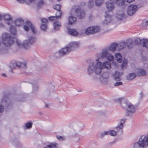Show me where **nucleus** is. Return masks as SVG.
<instances>
[{
    "label": "nucleus",
    "mask_w": 148,
    "mask_h": 148,
    "mask_svg": "<svg viewBox=\"0 0 148 148\" xmlns=\"http://www.w3.org/2000/svg\"><path fill=\"white\" fill-rule=\"evenodd\" d=\"M16 42L17 45L19 47H23L25 49H28V44L27 41L24 40L23 43H22L19 40L16 39Z\"/></svg>",
    "instance_id": "obj_13"
},
{
    "label": "nucleus",
    "mask_w": 148,
    "mask_h": 148,
    "mask_svg": "<svg viewBox=\"0 0 148 148\" xmlns=\"http://www.w3.org/2000/svg\"><path fill=\"white\" fill-rule=\"evenodd\" d=\"M122 84V83L121 82H116L114 84L115 86H119Z\"/></svg>",
    "instance_id": "obj_54"
},
{
    "label": "nucleus",
    "mask_w": 148,
    "mask_h": 148,
    "mask_svg": "<svg viewBox=\"0 0 148 148\" xmlns=\"http://www.w3.org/2000/svg\"><path fill=\"white\" fill-rule=\"evenodd\" d=\"M36 40L35 38L32 36H29L28 37V40H26L27 42V44H28V48L29 47L30 44H32L34 43Z\"/></svg>",
    "instance_id": "obj_17"
},
{
    "label": "nucleus",
    "mask_w": 148,
    "mask_h": 148,
    "mask_svg": "<svg viewBox=\"0 0 148 148\" xmlns=\"http://www.w3.org/2000/svg\"><path fill=\"white\" fill-rule=\"evenodd\" d=\"M10 32L12 34L16 35L17 33L16 30L14 26H12L10 28Z\"/></svg>",
    "instance_id": "obj_39"
},
{
    "label": "nucleus",
    "mask_w": 148,
    "mask_h": 148,
    "mask_svg": "<svg viewBox=\"0 0 148 148\" xmlns=\"http://www.w3.org/2000/svg\"><path fill=\"white\" fill-rule=\"evenodd\" d=\"M18 1L21 3H25L27 4L30 5L31 3L35 0H16Z\"/></svg>",
    "instance_id": "obj_31"
},
{
    "label": "nucleus",
    "mask_w": 148,
    "mask_h": 148,
    "mask_svg": "<svg viewBox=\"0 0 148 148\" xmlns=\"http://www.w3.org/2000/svg\"><path fill=\"white\" fill-rule=\"evenodd\" d=\"M100 30V28L98 26L89 27L86 29L85 34L88 35L94 34L99 32Z\"/></svg>",
    "instance_id": "obj_5"
},
{
    "label": "nucleus",
    "mask_w": 148,
    "mask_h": 148,
    "mask_svg": "<svg viewBox=\"0 0 148 148\" xmlns=\"http://www.w3.org/2000/svg\"><path fill=\"white\" fill-rule=\"evenodd\" d=\"M123 127L122 125H118L116 128L118 132H120L121 134L123 132Z\"/></svg>",
    "instance_id": "obj_41"
},
{
    "label": "nucleus",
    "mask_w": 148,
    "mask_h": 148,
    "mask_svg": "<svg viewBox=\"0 0 148 148\" xmlns=\"http://www.w3.org/2000/svg\"><path fill=\"white\" fill-rule=\"evenodd\" d=\"M115 101L120 103L122 102L121 103V106L127 111L128 115L130 116H132L137 110L136 106L133 105L128 101L123 100L122 98L116 99Z\"/></svg>",
    "instance_id": "obj_2"
},
{
    "label": "nucleus",
    "mask_w": 148,
    "mask_h": 148,
    "mask_svg": "<svg viewBox=\"0 0 148 148\" xmlns=\"http://www.w3.org/2000/svg\"><path fill=\"white\" fill-rule=\"evenodd\" d=\"M136 74L135 73H130L127 76V79L128 80L133 79L136 76Z\"/></svg>",
    "instance_id": "obj_36"
},
{
    "label": "nucleus",
    "mask_w": 148,
    "mask_h": 148,
    "mask_svg": "<svg viewBox=\"0 0 148 148\" xmlns=\"http://www.w3.org/2000/svg\"><path fill=\"white\" fill-rule=\"evenodd\" d=\"M76 18L72 16H69L68 18V22L69 23L70 25H72L76 21Z\"/></svg>",
    "instance_id": "obj_26"
},
{
    "label": "nucleus",
    "mask_w": 148,
    "mask_h": 148,
    "mask_svg": "<svg viewBox=\"0 0 148 148\" xmlns=\"http://www.w3.org/2000/svg\"><path fill=\"white\" fill-rule=\"evenodd\" d=\"M32 122H28L25 125V127L27 129H29L32 127Z\"/></svg>",
    "instance_id": "obj_44"
},
{
    "label": "nucleus",
    "mask_w": 148,
    "mask_h": 148,
    "mask_svg": "<svg viewBox=\"0 0 148 148\" xmlns=\"http://www.w3.org/2000/svg\"><path fill=\"white\" fill-rule=\"evenodd\" d=\"M24 22V21L21 18L16 19L14 22L15 24L18 26L23 25Z\"/></svg>",
    "instance_id": "obj_21"
},
{
    "label": "nucleus",
    "mask_w": 148,
    "mask_h": 148,
    "mask_svg": "<svg viewBox=\"0 0 148 148\" xmlns=\"http://www.w3.org/2000/svg\"><path fill=\"white\" fill-rule=\"evenodd\" d=\"M61 24L60 22L56 21L53 23L54 29L55 30H58L61 27Z\"/></svg>",
    "instance_id": "obj_27"
},
{
    "label": "nucleus",
    "mask_w": 148,
    "mask_h": 148,
    "mask_svg": "<svg viewBox=\"0 0 148 148\" xmlns=\"http://www.w3.org/2000/svg\"><path fill=\"white\" fill-rule=\"evenodd\" d=\"M68 33L71 35L75 36L78 34V32L75 29L68 28Z\"/></svg>",
    "instance_id": "obj_23"
},
{
    "label": "nucleus",
    "mask_w": 148,
    "mask_h": 148,
    "mask_svg": "<svg viewBox=\"0 0 148 148\" xmlns=\"http://www.w3.org/2000/svg\"><path fill=\"white\" fill-rule=\"evenodd\" d=\"M106 68L109 69L111 68V64L108 62L106 61L102 63L101 61L92 62L89 65L87 68V73L91 75L94 72L97 75L100 74L102 69Z\"/></svg>",
    "instance_id": "obj_1"
},
{
    "label": "nucleus",
    "mask_w": 148,
    "mask_h": 148,
    "mask_svg": "<svg viewBox=\"0 0 148 148\" xmlns=\"http://www.w3.org/2000/svg\"><path fill=\"white\" fill-rule=\"evenodd\" d=\"M62 12L60 10L57 11L56 13V16H51L49 17V19L51 21H54L57 20L58 18H61Z\"/></svg>",
    "instance_id": "obj_12"
},
{
    "label": "nucleus",
    "mask_w": 148,
    "mask_h": 148,
    "mask_svg": "<svg viewBox=\"0 0 148 148\" xmlns=\"http://www.w3.org/2000/svg\"><path fill=\"white\" fill-rule=\"evenodd\" d=\"M30 28L33 33L35 34L37 33V30L32 23L29 21H27L26 22V24L23 26V29L26 32H28L29 30V28Z\"/></svg>",
    "instance_id": "obj_7"
},
{
    "label": "nucleus",
    "mask_w": 148,
    "mask_h": 148,
    "mask_svg": "<svg viewBox=\"0 0 148 148\" xmlns=\"http://www.w3.org/2000/svg\"><path fill=\"white\" fill-rule=\"evenodd\" d=\"M109 52L108 49L105 48L103 49L101 52L97 56V58L96 60V62L100 61L103 59L106 58Z\"/></svg>",
    "instance_id": "obj_6"
},
{
    "label": "nucleus",
    "mask_w": 148,
    "mask_h": 148,
    "mask_svg": "<svg viewBox=\"0 0 148 148\" xmlns=\"http://www.w3.org/2000/svg\"><path fill=\"white\" fill-rule=\"evenodd\" d=\"M107 1L106 3V6L109 13L115 9V6L112 1Z\"/></svg>",
    "instance_id": "obj_11"
},
{
    "label": "nucleus",
    "mask_w": 148,
    "mask_h": 148,
    "mask_svg": "<svg viewBox=\"0 0 148 148\" xmlns=\"http://www.w3.org/2000/svg\"><path fill=\"white\" fill-rule=\"evenodd\" d=\"M116 16L118 19L122 20L124 18L125 15L123 11H120L116 13Z\"/></svg>",
    "instance_id": "obj_19"
},
{
    "label": "nucleus",
    "mask_w": 148,
    "mask_h": 148,
    "mask_svg": "<svg viewBox=\"0 0 148 148\" xmlns=\"http://www.w3.org/2000/svg\"><path fill=\"white\" fill-rule=\"evenodd\" d=\"M105 20L103 22V23L108 24L110 23L112 20V17L111 15L110 14L109 12H106L105 15Z\"/></svg>",
    "instance_id": "obj_10"
},
{
    "label": "nucleus",
    "mask_w": 148,
    "mask_h": 148,
    "mask_svg": "<svg viewBox=\"0 0 148 148\" xmlns=\"http://www.w3.org/2000/svg\"><path fill=\"white\" fill-rule=\"evenodd\" d=\"M40 20L42 23V24L43 23L46 24L47 22H48V20L45 18H41L40 19Z\"/></svg>",
    "instance_id": "obj_51"
},
{
    "label": "nucleus",
    "mask_w": 148,
    "mask_h": 148,
    "mask_svg": "<svg viewBox=\"0 0 148 148\" xmlns=\"http://www.w3.org/2000/svg\"><path fill=\"white\" fill-rule=\"evenodd\" d=\"M79 45V43L77 42H72L70 43L69 46L70 48L71 49V51H72L75 48L78 47Z\"/></svg>",
    "instance_id": "obj_20"
},
{
    "label": "nucleus",
    "mask_w": 148,
    "mask_h": 148,
    "mask_svg": "<svg viewBox=\"0 0 148 148\" xmlns=\"http://www.w3.org/2000/svg\"><path fill=\"white\" fill-rule=\"evenodd\" d=\"M142 40H140L139 38H137L136 40H135L134 42L136 44H139V43H140L141 44V41Z\"/></svg>",
    "instance_id": "obj_52"
},
{
    "label": "nucleus",
    "mask_w": 148,
    "mask_h": 148,
    "mask_svg": "<svg viewBox=\"0 0 148 148\" xmlns=\"http://www.w3.org/2000/svg\"><path fill=\"white\" fill-rule=\"evenodd\" d=\"M61 52L60 50L56 52L54 54L55 57L56 58H58L63 56V55Z\"/></svg>",
    "instance_id": "obj_34"
},
{
    "label": "nucleus",
    "mask_w": 148,
    "mask_h": 148,
    "mask_svg": "<svg viewBox=\"0 0 148 148\" xmlns=\"http://www.w3.org/2000/svg\"><path fill=\"white\" fill-rule=\"evenodd\" d=\"M8 99L7 97L6 96H5L2 99V103L7 102Z\"/></svg>",
    "instance_id": "obj_48"
},
{
    "label": "nucleus",
    "mask_w": 148,
    "mask_h": 148,
    "mask_svg": "<svg viewBox=\"0 0 148 148\" xmlns=\"http://www.w3.org/2000/svg\"><path fill=\"white\" fill-rule=\"evenodd\" d=\"M148 146V134L142 136L138 141L135 143L133 148H144Z\"/></svg>",
    "instance_id": "obj_4"
},
{
    "label": "nucleus",
    "mask_w": 148,
    "mask_h": 148,
    "mask_svg": "<svg viewBox=\"0 0 148 148\" xmlns=\"http://www.w3.org/2000/svg\"><path fill=\"white\" fill-rule=\"evenodd\" d=\"M113 76L114 77V79L115 80L119 81L121 79L120 78L121 75L120 73L118 72H115L113 74Z\"/></svg>",
    "instance_id": "obj_24"
},
{
    "label": "nucleus",
    "mask_w": 148,
    "mask_h": 148,
    "mask_svg": "<svg viewBox=\"0 0 148 148\" xmlns=\"http://www.w3.org/2000/svg\"><path fill=\"white\" fill-rule=\"evenodd\" d=\"M109 61H112L114 59V56L110 53H108L106 58Z\"/></svg>",
    "instance_id": "obj_40"
},
{
    "label": "nucleus",
    "mask_w": 148,
    "mask_h": 148,
    "mask_svg": "<svg viewBox=\"0 0 148 148\" xmlns=\"http://www.w3.org/2000/svg\"><path fill=\"white\" fill-rule=\"evenodd\" d=\"M20 67L23 68H26V64L25 63H21Z\"/></svg>",
    "instance_id": "obj_53"
},
{
    "label": "nucleus",
    "mask_w": 148,
    "mask_h": 148,
    "mask_svg": "<svg viewBox=\"0 0 148 148\" xmlns=\"http://www.w3.org/2000/svg\"><path fill=\"white\" fill-rule=\"evenodd\" d=\"M110 135L113 136H115L116 134V132L114 130L109 131Z\"/></svg>",
    "instance_id": "obj_46"
},
{
    "label": "nucleus",
    "mask_w": 148,
    "mask_h": 148,
    "mask_svg": "<svg viewBox=\"0 0 148 148\" xmlns=\"http://www.w3.org/2000/svg\"><path fill=\"white\" fill-rule=\"evenodd\" d=\"M137 10L138 7L136 5H130L127 8V12L128 15L132 16L135 14Z\"/></svg>",
    "instance_id": "obj_8"
},
{
    "label": "nucleus",
    "mask_w": 148,
    "mask_h": 148,
    "mask_svg": "<svg viewBox=\"0 0 148 148\" xmlns=\"http://www.w3.org/2000/svg\"><path fill=\"white\" fill-rule=\"evenodd\" d=\"M148 25V20L143 21L142 23V26L143 27H146Z\"/></svg>",
    "instance_id": "obj_47"
},
{
    "label": "nucleus",
    "mask_w": 148,
    "mask_h": 148,
    "mask_svg": "<svg viewBox=\"0 0 148 148\" xmlns=\"http://www.w3.org/2000/svg\"><path fill=\"white\" fill-rule=\"evenodd\" d=\"M142 60L143 61H145L147 60V58L146 56H143L142 57Z\"/></svg>",
    "instance_id": "obj_56"
},
{
    "label": "nucleus",
    "mask_w": 148,
    "mask_h": 148,
    "mask_svg": "<svg viewBox=\"0 0 148 148\" xmlns=\"http://www.w3.org/2000/svg\"><path fill=\"white\" fill-rule=\"evenodd\" d=\"M108 75L106 73H105L102 75V77L100 78L101 82L104 84H106L108 82Z\"/></svg>",
    "instance_id": "obj_16"
},
{
    "label": "nucleus",
    "mask_w": 148,
    "mask_h": 148,
    "mask_svg": "<svg viewBox=\"0 0 148 148\" xmlns=\"http://www.w3.org/2000/svg\"><path fill=\"white\" fill-rule=\"evenodd\" d=\"M57 144L55 143H51L44 147L43 148H57Z\"/></svg>",
    "instance_id": "obj_28"
},
{
    "label": "nucleus",
    "mask_w": 148,
    "mask_h": 148,
    "mask_svg": "<svg viewBox=\"0 0 148 148\" xmlns=\"http://www.w3.org/2000/svg\"><path fill=\"white\" fill-rule=\"evenodd\" d=\"M16 62L15 61H13L11 62L10 65V67L12 69H14L16 66Z\"/></svg>",
    "instance_id": "obj_42"
},
{
    "label": "nucleus",
    "mask_w": 148,
    "mask_h": 148,
    "mask_svg": "<svg viewBox=\"0 0 148 148\" xmlns=\"http://www.w3.org/2000/svg\"><path fill=\"white\" fill-rule=\"evenodd\" d=\"M127 3H130L135 1V0H125Z\"/></svg>",
    "instance_id": "obj_57"
},
{
    "label": "nucleus",
    "mask_w": 148,
    "mask_h": 148,
    "mask_svg": "<svg viewBox=\"0 0 148 148\" xmlns=\"http://www.w3.org/2000/svg\"><path fill=\"white\" fill-rule=\"evenodd\" d=\"M2 75L4 77H6V75L4 73H2Z\"/></svg>",
    "instance_id": "obj_64"
},
{
    "label": "nucleus",
    "mask_w": 148,
    "mask_h": 148,
    "mask_svg": "<svg viewBox=\"0 0 148 148\" xmlns=\"http://www.w3.org/2000/svg\"><path fill=\"white\" fill-rule=\"evenodd\" d=\"M94 4V2L93 1H90L89 2V6H91V5H92Z\"/></svg>",
    "instance_id": "obj_60"
},
{
    "label": "nucleus",
    "mask_w": 148,
    "mask_h": 148,
    "mask_svg": "<svg viewBox=\"0 0 148 148\" xmlns=\"http://www.w3.org/2000/svg\"><path fill=\"white\" fill-rule=\"evenodd\" d=\"M33 91L35 92L38 90V84L36 82H34L32 84Z\"/></svg>",
    "instance_id": "obj_35"
},
{
    "label": "nucleus",
    "mask_w": 148,
    "mask_h": 148,
    "mask_svg": "<svg viewBox=\"0 0 148 148\" xmlns=\"http://www.w3.org/2000/svg\"><path fill=\"white\" fill-rule=\"evenodd\" d=\"M139 97L140 99H141L143 97V95L142 93H141L139 94Z\"/></svg>",
    "instance_id": "obj_63"
},
{
    "label": "nucleus",
    "mask_w": 148,
    "mask_h": 148,
    "mask_svg": "<svg viewBox=\"0 0 148 148\" xmlns=\"http://www.w3.org/2000/svg\"><path fill=\"white\" fill-rule=\"evenodd\" d=\"M137 74L138 76H145L146 74V72L143 69L139 68L137 69Z\"/></svg>",
    "instance_id": "obj_18"
},
{
    "label": "nucleus",
    "mask_w": 148,
    "mask_h": 148,
    "mask_svg": "<svg viewBox=\"0 0 148 148\" xmlns=\"http://www.w3.org/2000/svg\"><path fill=\"white\" fill-rule=\"evenodd\" d=\"M126 45V42H120L117 46L118 48V50L120 51L124 49Z\"/></svg>",
    "instance_id": "obj_29"
},
{
    "label": "nucleus",
    "mask_w": 148,
    "mask_h": 148,
    "mask_svg": "<svg viewBox=\"0 0 148 148\" xmlns=\"http://www.w3.org/2000/svg\"><path fill=\"white\" fill-rule=\"evenodd\" d=\"M115 57L116 60L119 63H120L122 62V56L120 53H117L115 55Z\"/></svg>",
    "instance_id": "obj_30"
},
{
    "label": "nucleus",
    "mask_w": 148,
    "mask_h": 148,
    "mask_svg": "<svg viewBox=\"0 0 148 148\" xmlns=\"http://www.w3.org/2000/svg\"><path fill=\"white\" fill-rule=\"evenodd\" d=\"M126 45H127L128 47L129 48H131L133 47V42L132 41L131 39L128 40L126 42Z\"/></svg>",
    "instance_id": "obj_32"
},
{
    "label": "nucleus",
    "mask_w": 148,
    "mask_h": 148,
    "mask_svg": "<svg viewBox=\"0 0 148 148\" xmlns=\"http://www.w3.org/2000/svg\"><path fill=\"white\" fill-rule=\"evenodd\" d=\"M126 119H121L120 121L119 125H122L123 127V124L124 123Z\"/></svg>",
    "instance_id": "obj_49"
},
{
    "label": "nucleus",
    "mask_w": 148,
    "mask_h": 148,
    "mask_svg": "<svg viewBox=\"0 0 148 148\" xmlns=\"http://www.w3.org/2000/svg\"><path fill=\"white\" fill-rule=\"evenodd\" d=\"M103 132H104V134H105V135H108L110 134L109 131H105Z\"/></svg>",
    "instance_id": "obj_59"
},
{
    "label": "nucleus",
    "mask_w": 148,
    "mask_h": 148,
    "mask_svg": "<svg viewBox=\"0 0 148 148\" xmlns=\"http://www.w3.org/2000/svg\"><path fill=\"white\" fill-rule=\"evenodd\" d=\"M71 49L69 46L66 47L60 50L63 56L67 54L71 51Z\"/></svg>",
    "instance_id": "obj_14"
},
{
    "label": "nucleus",
    "mask_w": 148,
    "mask_h": 148,
    "mask_svg": "<svg viewBox=\"0 0 148 148\" xmlns=\"http://www.w3.org/2000/svg\"><path fill=\"white\" fill-rule=\"evenodd\" d=\"M54 8L57 11L60 10L61 6L57 4L54 6Z\"/></svg>",
    "instance_id": "obj_50"
},
{
    "label": "nucleus",
    "mask_w": 148,
    "mask_h": 148,
    "mask_svg": "<svg viewBox=\"0 0 148 148\" xmlns=\"http://www.w3.org/2000/svg\"><path fill=\"white\" fill-rule=\"evenodd\" d=\"M74 10H75V14L78 18L79 19H82L85 16V13L83 10H82L79 8H76L75 9V8H72V11Z\"/></svg>",
    "instance_id": "obj_9"
},
{
    "label": "nucleus",
    "mask_w": 148,
    "mask_h": 148,
    "mask_svg": "<svg viewBox=\"0 0 148 148\" xmlns=\"http://www.w3.org/2000/svg\"><path fill=\"white\" fill-rule=\"evenodd\" d=\"M4 110L3 106L1 105H0V112H3Z\"/></svg>",
    "instance_id": "obj_55"
},
{
    "label": "nucleus",
    "mask_w": 148,
    "mask_h": 148,
    "mask_svg": "<svg viewBox=\"0 0 148 148\" xmlns=\"http://www.w3.org/2000/svg\"><path fill=\"white\" fill-rule=\"evenodd\" d=\"M109 1H112L113 3L119 5H123L124 4V0H109Z\"/></svg>",
    "instance_id": "obj_25"
},
{
    "label": "nucleus",
    "mask_w": 148,
    "mask_h": 148,
    "mask_svg": "<svg viewBox=\"0 0 148 148\" xmlns=\"http://www.w3.org/2000/svg\"><path fill=\"white\" fill-rule=\"evenodd\" d=\"M40 28L41 29L45 31L47 28V25L46 24L43 23L41 25Z\"/></svg>",
    "instance_id": "obj_45"
},
{
    "label": "nucleus",
    "mask_w": 148,
    "mask_h": 148,
    "mask_svg": "<svg viewBox=\"0 0 148 148\" xmlns=\"http://www.w3.org/2000/svg\"><path fill=\"white\" fill-rule=\"evenodd\" d=\"M21 63L20 62H16V66L18 67H20Z\"/></svg>",
    "instance_id": "obj_58"
},
{
    "label": "nucleus",
    "mask_w": 148,
    "mask_h": 148,
    "mask_svg": "<svg viewBox=\"0 0 148 148\" xmlns=\"http://www.w3.org/2000/svg\"><path fill=\"white\" fill-rule=\"evenodd\" d=\"M1 37L5 47L4 49H1L0 50L2 52H5L7 49L13 44V39L9 34L6 32L2 34Z\"/></svg>",
    "instance_id": "obj_3"
},
{
    "label": "nucleus",
    "mask_w": 148,
    "mask_h": 148,
    "mask_svg": "<svg viewBox=\"0 0 148 148\" xmlns=\"http://www.w3.org/2000/svg\"><path fill=\"white\" fill-rule=\"evenodd\" d=\"M128 62L127 60L124 59L121 65V68L122 70L124 69H126L127 67V63Z\"/></svg>",
    "instance_id": "obj_37"
},
{
    "label": "nucleus",
    "mask_w": 148,
    "mask_h": 148,
    "mask_svg": "<svg viewBox=\"0 0 148 148\" xmlns=\"http://www.w3.org/2000/svg\"><path fill=\"white\" fill-rule=\"evenodd\" d=\"M57 137L59 140H62L63 139V137L60 136H57Z\"/></svg>",
    "instance_id": "obj_62"
},
{
    "label": "nucleus",
    "mask_w": 148,
    "mask_h": 148,
    "mask_svg": "<svg viewBox=\"0 0 148 148\" xmlns=\"http://www.w3.org/2000/svg\"><path fill=\"white\" fill-rule=\"evenodd\" d=\"M141 44L143 46L146 48H148V40H142L141 41Z\"/></svg>",
    "instance_id": "obj_33"
},
{
    "label": "nucleus",
    "mask_w": 148,
    "mask_h": 148,
    "mask_svg": "<svg viewBox=\"0 0 148 148\" xmlns=\"http://www.w3.org/2000/svg\"><path fill=\"white\" fill-rule=\"evenodd\" d=\"M104 0H96L95 4L96 5L99 6L102 4Z\"/></svg>",
    "instance_id": "obj_43"
},
{
    "label": "nucleus",
    "mask_w": 148,
    "mask_h": 148,
    "mask_svg": "<svg viewBox=\"0 0 148 148\" xmlns=\"http://www.w3.org/2000/svg\"><path fill=\"white\" fill-rule=\"evenodd\" d=\"M44 3L42 0H40L38 2L37 4V8L38 9L41 8L44 5Z\"/></svg>",
    "instance_id": "obj_38"
},
{
    "label": "nucleus",
    "mask_w": 148,
    "mask_h": 148,
    "mask_svg": "<svg viewBox=\"0 0 148 148\" xmlns=\"http://www.w3.org/2000/svg\"><path fill=\"white\" fill-rule=\"evenodd\" d=\"M105 135V134H104V133L103 132H102L101 133L100 136L102 138Z\"/></svg>",
    "instance_id": "obj_61"
},
{
    "label": "nucleus",
    "mask_w": 148,
    "mask_h": 148,
    "mask_svg": "<svg viewBox=\"0 0 148 148\" xmlns=\"http://www.w3.org/2000/svg\"><path fill=\"white\" fill-rule=\"evenodd\" d=\"M5 20L7 21L8 22L7 23L8 25H10L12 22V18L9 15L6 14L3 16Z\"/></svg>",
    "instance_id": "obj_22"
},
{
    "label": "nucleus",
    "mask_w": 148,
    "mask_h": 148,
    "mask_svg": "<svg viewBox=\"0 0 148 148\" xmlns=\"http://www.w3.org/2000/svg\"><path fill=\"white\" fill-rule=\"evenodd\" d=\"M118 46V44L116 42L111 44L108 47L107 49H108V51H110L112 52H114L116 50V48Z\"/></svg>",
    "instance_id": "obj_15"
}]
</instances>
